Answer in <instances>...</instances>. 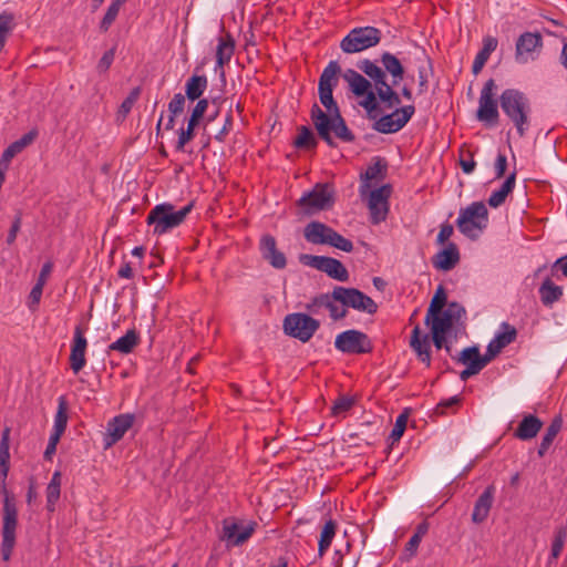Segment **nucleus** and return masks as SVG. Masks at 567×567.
I'll list each match as a JSON object with an SVG mask.
<instances>
[{"label": "nucleus", "mask_w": 567, "mask_h": 567, "mask_svg": "<svg viewBox=\"0 0 567 567\" xmlns=\"http://www.w3.org/2000/svg\"><path fill=\"white\" fill-rule=\"evenodd\" d=\"M310 118L318 136L330 147L337 146L332 133L344 143H352L355 140L354 134L348 127L341 112H336L332 116H328V114L315 103L310 110Z\"/></svg>", "instance_id": "nucleus-1"}, {"label": "nucleus", "mask_w": 567, "mask_h": 567, "mask_svg": "<svg viewBox=\"0 0 567 567\" xmlns=\"http://www.w3.org/2000/svg\"><path fill=\"white\" fill-rule=\"evenodd\" d=\"M504 114L514 124L518 135L523 137L530 126V102L527 95L516 89H506L499 96Z\"/></svg>", "instance_id": "nucleus-2"}, {"label": "nucleus", "mask_w": 567, "mask_h": 567, "mask_svg": "<svg viewBox=\"0 0 567 567\" xmlns=\"http://www.w3.org/2000/svg\"><path fill=\"white\" fill-rule=\"evenodd\" d=\"M193 208L194 202L188 203L178 210L171 203L157 204L150 210L146 223L153 226L154 235L162 236L179 227Z\"/></svg>", "instance_id": "nucleus-3"}, {"label": "nucleus", "mask_w": 567, "mask_h": 567, "mask_svg": "<svg viewBox=\"0 0 567 567\" xmlns=\"http://www.w3.org/2000/svg\"><path fill=\"white\" fill-rule=\"evenodd\" d=\"M357 66L372 80L379 101L386 109L398 107L401 104L400 94L394 90L395 85L388 83L385 72L377 62L363 59L357 63Z\"/></svg>", "instance_id": "nucleus-4"}, {"label": "nucleus", "mask_w": 567, "mask_h": 567, "mask_svg": "<svg viewBox=\"0 0 567 567\" xmlns=\"http://www.w3.org/2000/svg\"><path fill=\"white\" fill-rule=\"evenodd\" d=\"M488 224V210L483 202H473L460 210L456 219L458 230L467 238L475 240Z\"/></svg>", "instance_id": "nucleus-5"}, {"label": "nucleus", "mask_w": 567, "mask_h": 567, "mask_svg": "<svg viewBox=\"0 0 567 567\" xmlns=\"http://www.w3.org/2000/svg\"><path fill=\"white\" fill-rule=\"evenodd\" d=\"M305 239L313 245H329L344 252L353 250V243L321 221H310L303 229Z\"/></svg>", "instance_id": "nucleus-6"}, {"label": "nucleus", "mask_w": 567, "mask_h": 567, "mask_svg": "<svg viewBox=\"0 0 567 567\" xmlns=\"http://www.w3.org/2000/svg\"><path fill=\"white\" fill-rule=\"evenodd\" d=\"M341 68L337 61H330L320 74L318 95L320 103L327 110L328 116L340 113V107L333 97V90L338 86Z\"/></svg>", "instance_id": "nucleus-7"}, {"label": "nucleus", "mask_w": 567, "mask_h": 567, "mask_svg": "<svg viewBox=\"0 0 567 567\" xmlns=\"http://www.w3.org/2000/svg\"><path fill=\"white\" fill-rule=\"evenodd\" d=\"M382 32L371 25L357 27L341 40L340 49L347 54L359 53L380 43Z\"/></svg>", "instance_id": "nucleus-8"}, {"label": "nucleus", "mask_w": 567, "mask_h": 567, "mask_svg": "<svg viewBox=\"0 0 567 567\" xmlns=\"http://www.w3.org/2000/svg\"><path fill=\"white\" fill-rule=\"evenodd\" d=\"M334 204V192L329 184L318 183L310 192L305 193L297 202L300 213L311 216L318 212L330 209Z\"/></svg>", "instance_id": "nucleus-9"}, {"label": "nucleus", "mask_w": 567, "mask_h": 567, "mask_svg": "<svg viewBox=\"0 0 567 567\" xmlns=\"http://www.w3.org/2000/svg\"><path fill=\"white\" fill-rule=\"evenodd\" d=\"M447 333L449 332L435 328H430V334H422L420 327L415 326L411 333L410 347L416 353L419 360L429 368L431 365L430 340H432L437 350H441L447 342Z\"/></svg>", "instance_id": "nucleus-10"}, {"label": "nucleus", "mask_w": 567, "mask_h": 567, "mask_svg": "<svg viewBox=\"0 0 567 567\" xmlns=\"http://www.w3.org/2000/svg\"><path fill=\"white\" fill-rule=\"evenodd\" d=\"M332 297L346 308H352L368 315L378 312V303L368 295L357 288L336 286L332 290Z\"/></svg>", "instance_id": "nucleus-11"}, {"label": "nucleus", "mask_w": 567, "mask_h": 567, "mask_svg": "<svg viewBox=\"0 0 567 567\" xmlns=\"http://www.w3.org/2000/svg\"><path fill=\"white\" fill-rule=\"evenodd\" d=\"M284 332L306 343L320 328V321L302 312L287 315L284 319Z\"/></svg>", "instance_id": "nucleus-12"}, {"label": "nucleus", "mask_w": 567, "mask_h": 567, "mask_svg": "<svg viewBox=\"0 0 567 567\" xmlns=\"http://www.w3.org/2000/svg\"><path fill=\"white\" fill-rule=\"evenodd\" d=\"M496 83L493 79L485 82L478 99V109L476 118L487 127H494L498 124L499 112L495 99Z\"/></svg>", "instance_id": "nucleus-13"}, {"label": "nucleus", "mask_w": 567, "mask_h": 567, "mask_svg": "<svg viewBox=\"0 0 567 567\" xmlns=\"http://www.w3.org/2000/svg\"><path fill=\"white\" fill-rule=\"evenodd\" d=\"M299 262L303 266L315 268L319 271L324 272L328 277L346 282L349 280V271L344 265L332 257L328 256H316L310 254L299 255Z\"/></svg>", "instance_id": "nucleus-14"}, {"label": "nucleus", "mask_w": 567, "mask_h": 567, "mask_svg": "<svg viewBox=\"0 0 567 567\" xmlns=\"http://www.w3.org/2000/svg\"><path fill=\"white\" fill-rule=\"evenodd\" d=\"M334 348L347 354H363L372 352L373 344L367 333L349 329L336 337Z\"/></svg>", "instance_id": "nucleus-15"}, {"label": "nucleus", "mask_w": 567, "mask_h": 567, "mask_svg": "<svg viewBox=\"0 0 567 567\" xmlns=\"http://www.w3.org/2000/svg\"><path fill=\"white\" fill-rule=\"evenodd\" d=\"M414 113L415 106L412 104L395 107L392 113L375 120L372 128L382 134L396 133L410 122Z\"/></svg>", "instance_id": "nucleus-16"}, {"label": "nucleus", "mask_w": 567, "mask_h": 567, "mask_svg": "<svg viewBox=\"0 0 567 567\" xmlns=\"http://www.w3.org/2000/svg\"><path fill=\"white\" fill-rule=\"evenodd\" d=\"M543 45V37L539 32L526 31L522 33L515 44V61L519 64L535 61L538 58Z\"/></svg>", "instance_id": "nucleus-17"}, {"label": "nucleus", "mask_w": 567, "mask_h": 567, "mask_svg": "<svg viewBox=\"0 0 567 567\" xmlns=\"http://www.w3.org/2000/svg\"><path fill=\"white\" fill-rule=\"evenodd\" d=\"M2 524V542H1V556L4 561L11 558L16 545V529L18 526V509H14L8 502H6V515H3Z\"/></svg>", "instance_id": "nucleus-18"}, {"label": "nucleus", "mask_w": 567, "mask_h": 567, "mask_svg": "<svg viewBox=\"0 0 567 567\" xmlns=\"http://www.w3.org/2000/svg\"><path fill=\"white\" fill-rule=\"evenodd\" d=\"M135 415L132 413H123L114 416L107 422L106 433L104 435L105 449L111 447L121 441L125 433L133 426Z\"/></svg>", "instance_id": "nucleus-19"}, {"label": "nucleus", "mask_w": 567, "mask_h": 567, "mask_svg": "<svg viewBox=\"0 0 567 567\" xmlns=\"http://www.w3.org/2000/svg\"><path fill=\"white\" fill-rule=\"evenodd\" d=\"M259 250L261 257L275 269H284L287 266L286 255L278 250L276 238L264 235L260 239Z\"/></svg>", "instance_id": "nucleus-20"}, {"label": "nucleus", "mask_w": 567, "mask_h": 567, "mask_svg": "<svg viewBox=\"0 0 567 567\" xmlns=\"http://www.w3.org/2000/svg\"><path fill=\"white\" fill-rule=\"evenodd\" d=\"M86 347L87 341L84 336V330L81 326H76L70 353V367L74 373H79L85 367Z\"/></svg>", "instance_id": "nucleus-21"}, {"label": "nucleus", "mask_w": 567, "mask_h": 567, "mask_svg": "<svg viewBox=\"0 0 567 567\" xmlns=\"http://www.w3.org/2000/svg\"><path fill=\"white\" fill-rule=\"evenodd\" d=\"M496 487L494 484L488 485L484 492L477 497L474 503L472 512V522L475 524H482L489 515L491 508L494 503Z\"/></svg>", "instance_id": "nucleus-22"}, {"label": "nucleus", "mask_w": 567, "mask_h": 567, "mask_svg": "<svg viewBox=\"0 0 567 567\" xmlns=\"http://www.w3.org/2000/svg\"><path fill=\"white\" fill-rule=\"evenodd\" d=\"M460 261V251L454 243H449L447 246L440 250L433 258V266L443 271L452 270Z\"/></svg>", "instance_id": "nucleus-23"}, {"label": "nucleus", "mask_w": 567, "mask_h": 567, "mask_svg": "<svg viewBox=\"0 0 567 567\" xmlns=\"http://www.w3.org/2000/svg\"><path fill=\"white\" fill-rule=\"evenodd\" d=\"M543 421L534 414H525L514 432V436L522 441H529L537 436L542 430Z\"/></svg>", "instance_id": "nucleus-24"}, {"label": "nucleus", "mask_w": 567, "mask_h": 567, "mask_svg": "<svg viewBox=\"0 0 567 567\" xmlns=\"http://www.w3.org/2000/svg\"><path fill=\"white\" fill-rule=\"evenodd\" d=\"M380 62L382 64L380 68L385 72V74H390L393 85H398L401 81H403L405 70L396 55L385 51L380 55Z\"/></svg>", "instance_id": "nucleus-25"}, {"label": "nucleus", "mask_w": 567, "mask_h": 567, "mask_svg": "<svg viewBox=\"0 0 567 567\" xmlns=\"http://www.w3.org/2000/svg\"><path fill=\"white\" fill-rule=\"evenodd\" d=\"M344 79L349 83L351 92L358 97L363 96L374 87L371 79L363 76L352 69L347 70Z\"/></svg>", "instance_id": "nucleus-26"}, {"label": "nucleus", "mask_w": 567, "mask_h": 567, "mask_svg": "<svg viewBox=\"0 0 567 567\" xmlns=\"http://www.w3.org/2000/svg\"><path fill=\"white\" fill-rule=\"evenodd\" d=\"M38 137V131L31 130L23 134L19 140L12 142L2 153L3 162L10 163L14 156L20 154L25 147L31 145Z\"/></svg>", "instance_id": "nucleus-27"}, {"label": "nucleus", "mask_w": 567, "mask_h": 567, "mask_svg": "<svg viewBox=\"0 0 567 567\" xmlns=\"http://www.w3.org/2000/svg\"><path fill=\"white\" fill-rule=\"evenodd\" d=\"M538 293L542 303L550 308L563 297L564 291L563 287L555 285L550 278H546L539 286Z\"/></svg>", "instance_id": "nucleus-28"}, {"label": "nucleus", "mask_w": 567, "mask_h": 567, "mask_svg": "<svg viewBox=\"0 0 567 567\" xmlns=\"http://www.w3.org/2000/svg\"><path fill=\"white\" fill-rule=\"evenodd\" d=\"M498 41L496 38L487 35L483 39V48L477 52L473 65L472 72L476 75L484 68L485 63L489 59L492 52L497 48Z\"/></svg>", "instance_id": "nucleus-29"}, {"label": "nucleus", "mask_w": 567, "mask_h": 567, "mask_svg": "<svg viewBox=\"0 0 567 567\" xmlns=\"http://www.w3.org/2000/svg\"><path fill=\"white\" fill-rule=\"evenodd\" d=\"M515 183H516V171L512 172L507 177L506 179L504 181V183L502 184V186L499 187V189L497 190H494L487 203L491 207L493 208H497L499 207L501 205H503L506 200V197L513 192V189L515 188Z\"/></svg>", "instance_id": "nucleus-30"}, {"label": "nucleus", "mask_w": 567, "mask_h": 567, "mask_svg": "<svg viewBox=\"0 0 567 567\" xmlns=\"http://www.w3.org/2000/svg\"><path fill=\"white\" fill-rule=\"evenodd\" d=\"M424 323L430 328H435L445 332H449L454 324H457L447 309H440L437 312H434L432 317L426 313Z\"/></svg>", "instance_id": "nucleus-31"}, {"label": "nucleus", "mask_w": 567, "mask_h": 567, "mask_svg": "<svg viewBox=\"0 0 567 567\" xmlns=\"http://www.w3.org/2000/svg\"><path fill=\"white\" fill-rule=\"evenodd\" d=\"M208 86L206 75L193 74L185 83V97L194 102L204 94Z\"/></svg>", "instance_id": "nucleus-32"}, {"label": "nucleus", "mask_w": 567, "mask_h": 567, "mask_svg": "<svg viewBox=\"0 0 567 567\" xmlns=\"http://www.w3.org/2000/svg\"><path fill=\"white\" fill-rule=\"evenodd\" d=\"M255 526L256 523H250L249 525L243 527L239 533H237L239 526L236 523H231L224 526V534L228 539L233 540V545L239 546L251 537L255 530Z\"/></svg>", "instance_id": "nucleus-33"}, {"label": "nucleus", "mask_w": 567, "mask_h": 567, "mask_svg": "<svg viewBox=\"0 0 567 567\" xmlns=\"http://www.w3.org/2000/svg\"><path fill=\"white\" fill-rule=\"evenodd\" d=\"M140 337L135 329L127 330L126 333L109 346L110 351H118L123 354L131 353L138 344Z\"/></svg>", "instance_id": "nucleus-34"}, {"label": "nucleus", "mask_w": 567, "mask_h": 567, "mask_svg": "<svg viewBox=\"0 0 567 567\" xmlns=\"http://www.w3.org/2000/svg\"><path fill=\"white\" fill-rule=\"evenodd\" d=\"M374 163L370 165L364 174L361 175L362 184L360 186V194L363 196L370 187L369 181L383 178L382 172L386 171V163L383 158L375 157Z\"/></svg>", "instance_id": "nucleus-35"}, {"label": "nucleus", "mask_w": 567, "mask_h": 567, "mask_svg": "<svg viewBox=\"0 0 567 567\" xmlns=\"http://www.w3.org/2000/svg\"><path fill=\"white\" fill-rule=\"evenodd\" d=\"M516 337V328L508 322H502L501 330L496 332L495 337L489 341V343L502 351L505 347L514 342Z\"/></svg>", "instance_id": "nucleus-36"}, {"label": "nucleus", "mask_w": 567, "mask_h": 567, "mask_svg": "<svg viewBox=\"0 0 567 567\" xmlns=\"http://www.w3.org/2000/svg\"><path fill=\"white\" fill-rule=\"evenodd\" d=\"M61 495V473L55 471L47 486V509L50 513L55 511V505Z\"/></svg>", "instance_id": "nucleus-37"}, {"label": "nucleus", "mask_w": 567, "mask_h": 567, "mask_svg": "<svg viewBox=\"0 0 567 567\" xmlns=\"http://www.w3.org/2000/svg\"><path fill=\"white\" fill-rule=\"evenodd\" d=\"M292 144L299 150H313L317 147L318 141L310 127L301 125L298 127V135Z\"/></svg>", "instance_id": "nucleus-38"}, {"label": "nucleus", "mask_w": 567, "mask_h": 567, "mask_svg": "<svg viewBox=\"0 0 567 567\" xmlns=\"http://www.w3.org/2000/svg\"><path fill=\"white\" fill-rule=\"evenodd\" d=\"M337 523L332 519L326 522L320 533L319 544H318V554L319 556H323L324 553L331 546V543L336 536Z\"/></svg>", "instance_id": "nucleus-39"}, {"label": "nucleus", "mask_w": 567, "mask_h": 567, "mask_svg": "<svg viewBox=\"0 0 567 567\" xmlns=\"http://www.w3.org/2000/svg\"><path fill=\"white\" fill-rule=\"evenodd\" d=\"M68 401L65 396L58 399V411L54 416V425L52 432L63 434L68 425Z\"/></svg>", "instance_id": "nucleus-40"}, {"label": "nucleus", "mask_w": 567, "mask_h": 567, "mask_svg": "<svg viewBox=\"0 0 567 567\" xmlns=\"http://www.w3.org/2000/svg\"><path fill=\"white\" fill-rule=\"evenodd\" d=\"M456 361L465 367H474V369L482 371L478 346H471L463 349L456 357Z\"/></svg>", "instance_id": "nucleus-41"}, {"label": "nucleus", "mask_w": 567, "mask_h": 567, "mask_svg": "<svg viewBox=\"0 0 567 567\" xmlns=\"http://www.w3.org/2000/svg\"><path fill=\"white\" fill-rule=\"evenodd\" d=\"M185 95L182 93H176L172 101L168 103V112L169 116L167 123L165 125L166 130H172L175 125V117L183 113L185 106Z\"/></svg>", "instance_id": "nucleus-42"}, {"label": "nucleus", "mask_w": 567, "mask_h": 567, "mask_svg": "<svg viewBox=\"0 0 567 567\" xmlns=\"http://www.w3.org/2000/svg\"><path fill=\"white\" fill-rule=\"evenodd\" d=\"M235 51V40L231 34L227 33L225 37H220L218 39V45L216 49V58H220V60L230 61Z\"/></svg>", "instance_id": "nucleus-43"}, {"label": "nucleus", "mask_w": 567, "mask_h": 567, "mask_svg": "<svg viewBox=\"0 0 567 567\" xmlns=\"http://www.w3.org/2000/svg\"><path fill=\"white\" fill-rule=\"evenodd\" d=\"M363 101L360 102V105L367 111L370 120H377L379 107V97L377 94V90L372 89L363 95Z\"/></svg>", "instance_id": "nucleus-44"}, {"label": "nucleus", "mask_w": 567, "mask_h": 567, "mask_svg": "<svg viewBox=\"0 0 567 567\" xmlns=\"http://www.w3.org/2000/svg\"><path fill=\"white\" fill-rule=\"evenodd\" d=\"M124 2H125V0H113L111 2V4L109 6V8L100 23L101 31L106 32L110 29L112 23L115 21L116 17L120 12V9Z\"/></svg>", "instance_id": "nucleus-45"}, {"label": "nucleus", "mask_w": 567, "mask_h": 567, "mask_svg": "<svg viewBox=\"0 0 567 567\" xmlns=\"http://www.w3.org/2000/svg\"><path fill=\"white\" fill-rule=\"evenodd\" d=\"M391 186L382 185L381 187L372 190L369 195L368 206L374 207L375 204H380L389 207V197L391 196Z\"/></svg>", "instance_id": "nucleus-46"}, {"label": "nucleus", "mask_w": 567, "mask_h": 567, "mask_svg": "<svg viewBox=\"0 0 567 567\" xmlns=\"http://www.w3.org/2000/svg\"><path fill=\"white\" fill-rule=\"evenodd\" d=\"M423 58H424V61L427 63V66L420 65L417 68V78H419L417 93L420 95L424 94L427 91L429 72H432L431 59L425 53H423Z\"/></svg>", "instance_id": "nucleus-47"}, {"label": "nucleus", "mask_w": 567, "mask_h": 567, "mask_svg": "<svg viewBox=\"0 0 567 567\" xmlns=\"http://www.w3.org/2000/svg\"><path fill=\"white\" fill-rule=\"evenodd\" d=\"M354 398L349 395H340L334 400L331 406V414L333 416L342 415L347 413L354 405Z\"/></svg>", "instance_id": "nucleus-48"}, {"label": "nucleus", "mask_w": 567, "mask_h": 567, "mask_svg": "<svg viewBox=\"0 0 567 567\" xmlns=\"http://www.w3.org/2000/svg\"><path fill=\"white\" fill-rule=\"evenodd\" d=\"M566 538H567V528L564 526L557 528L555 532V537H554L553 544H551V551H550L551 558L557 559L559 557V555L563 551Z\"/></svg>", "instance_id": "nucleus-49"}, {"label": "nucleus", "mask_w": 567, "mask_h": 567, "mask_svg": "<svg viewBox=\"0 0 567 567\" xmlns=\"http://www.w3.org/2000/svg\"><path fill=\"white\" fill-rule=\"evenodd\" d=\"M196 126H197L196 124H194V123L192 124V122L187 121V127L186 128L182 127L178 131V140H177V143L175 146L177 152H183L185 145L194 138Z\"/></svg>", "instance_id": "nucleus-50"}, {"label": "nucleus", "mask_w": 567, "mask_h": 567, "mask_svg": "<svg viewBox=\"0 0 567 567\" xmlns=\"http://www.w3.org/2000/svg\"><path fill=\"white\" fill-rule=\"evenodd\" d=\"M446 305V293L443 288V286H439L431 302L427 308L426 313L430 315V317L433 316L434 312H437V310L443 309Z\"/></svg>", "instance_id": "nucleus-51"}, {"label": "nucleus", "mask_w": 567, "mask_h": 567, "mask_svg": "<svg viewBox=\"0 0 567 567\" xmlns=\"http://www.w3.org/2000/svg\"><path fill=\"white\" fill-rule=\"evenodd\" d=\"M140 95H141L140 86L132 89L131 92L128 93V95L125 97V100L120 105L118 115H121L122 117H126L127 114L131 112L135 102L138 100Z\"/></svg>", "instance_id": "nucleus-52"}, {"label": "nucleus", "mask_w": 567, "mask_h": 567, "mask_svg": "<svg viewBox=\"0 0 567 567\" xmlns=\"http://www.w3.org/2000/svg\"><path fill=\"white\" fill-rule=\"evenodd\" d=\"M406 423H408V412L405 411L396 417L394 426L390 433L389 439L392 441V443L399 441L402 437V435L406 429Z\"/></svg>", "instance_id": "nucleus-53"}, {"label": "nucleus", "mask_w": 567, "mask_h": 567, "mask_svg": "<svg viewBox=\"0 0 567 567\" xmlns=\"http://www.w3.org/2000/svg\"><path fill=\"white\" fill-rule=\"evenodd\" d=\"M561 426H563V419L560 415H557L555 416L550 424L548 425V427L546 429V432L543 436V441L546 442V443H549L550 445L553 444L555 437L557 436V434L559 433V431L561 430Z\"/></svg>", "instance_id": "nucleus-54"}, {"label": "nucleus", "mask_w": 567, "mask_h": 567, "mask_svg": "<svg viewBox=\"0 0 567 567\" xmlns=\"http://www.w3.org/2000/svg\"><path fill=\"white\" fill-rule=\"evenodd\" d=\"M208 109V100L207 99H198L196 105L190 112V116L187 121L192 122V124L198 125L202 117L206 113Z\"/></svg>", "instance_id": "nucleus-55"}, {"label": "nucleus", "mask_w": 567, "mask_h": 567, "mask_svg": "<svg viewBox=\"0 0 567 567\" xmlns=\"http://www.w3.org/2000/svg\"><path fill=\"white\" fill-rule=\"evenodd\" d=\"M370 212V221L373 225H378L386 219L389 207L375 204L374 207L368 206Z\"/></svg>", "instance_id": "nucleus-56"}, {"label": "nucleus", "mask_w": 567, "mask_h": 567, "mask_svg": "<svg viewBox=\"0 0 567 567\" xmlns=\"http://www.w3.org/2000/svg\"><path fill=\"white\" fill-rule=\"evenodd\" d=\"M9 435L10 429L6 427L1 435L0 442V464L9 463L10 454H9Z\"/></svg>", "instance_id": "nucleus-57"}, {"label": "nucleus", "mask_w": 567, "mask_h": 567, "mask_svg": "<svg viewBox=\"0 0 567 567\" xmlns=\"http://www.w3.org/2000/svg\"><path fill=\"white\" fill-rule=\"evenodd\" d=\"M461 403V398L458 395H454L450 399L442 400L434 409V413L437 415L446 414L447 409H454Z\"/></svg>", "instance_id": "nucleus-58"}, {"label": "nucleus", "mask_w": 567, "mask_h": 567, "mask_svg": "<svg viewBox=\"0 0 567 567\" xmlns=\"http://www.w3.org/2000/svg\"><path fill=\"white\" fill-rule=\"evenodd\" d=\"M43 287L44 286H41L38 284H35L32 287L30 295L28 297V307L31 311H34L38 309V306H39L41 297H42Z\"/></svg>", "instance_id": "nucleus-59"}, {"label": "nucleus", "mask_w": 567, "mask_h": 567, "mask_svg": "<svg viewBox=\"0 0 567 567\" xmlns=\"http://www.w3.org/2000/svg\"><path fill=\"white\" fill-rule=\"evenodd\" d=\"M114 56H115V49L112 48L110 50H107L106 52H104V54L102 55V58L100 59L99 63H97V71L100 73H105L110 66L112 65L113 61H114Z\"/></svg>", "instance_id": "nucleus-60"}, {"label": "nucleus", "mask_w": 567, "mask_h": 567, "mask_svg": "<svg viewBox=\"0 0 567 567\" xmlns=\"http://www.w3.org/2000/svg\"><path fill=\"white\" fill-rule=\"evenodd\" d=\"M61 436H62L61 434L51 432L48 445H47L45 451L43 453L44 460L50 461L52 458V456L54 455V453L56 451V445H58Z\"/></svg>", "instance_id": "nucleus-61"}, {"label": "nucleus", "mask_w": 567, "mask_h": 567, "mask_svg": "<svg viewBox=\"0 0 567 567\" xmlns=\"http://www.w3.org/2000/svg\"><path fill=\"white\" fill-rule=\"evenodd\" d=\"M449 312L452 315L454 320L460 323L463 318L466 316L465 308L457 301H451L447 303Z\"/></svg>", "instance_id": "nucleus-62"}, {"label": "nucleus", "mask_w": 567, "mask_h": 567, "mask_svg": "<svg viewBox=\"0 0 567 567\" xmlns=\"http://www.w3.org/2000/svg\"><path fill=\"white\" fill-rule=\"evenodd\" d=\"M337 301H331L329 305H327V308L330 313V318L334 321L341 320L347 317L348 310L346 307H339L336 303Z\"/></svg>", "instance_id": "nucleus-63"}, {"label": "nucleus", "mask_w": 567, "mask_h": 567, "mask_svg": "<svg viewBox=\"0 0 567 567\" xmlns=\"http://www.w3.org/2000/svg\"><path fill=\"white\" fill-rule=\"evenodd\" d=\"M21 223H22V215H21V213H18L12 221V225H11L8 236H7L8 245H12L16 241L17 235L21 228Z\"/></svg>", "instance_id": "nucleus-64"}]
</instances>
